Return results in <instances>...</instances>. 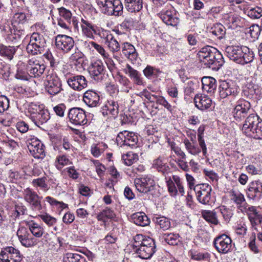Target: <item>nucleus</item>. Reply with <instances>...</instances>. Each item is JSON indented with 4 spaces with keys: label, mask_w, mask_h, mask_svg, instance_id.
<instances>
[{
    "label": "nucleus",
    "mask_w": 262,
    "mask_h": 262,
    "mask_svg": "<svg viewBox=\"0 0 262 262\" xmlns=\"http://www.w3.org/2000/svg\"><path fill=\"white\" fill-rule=\"evenodd\" d=\"M201 62L206 68L217 71L224 63L222 54L215 48L206 46L198 53Z\"/></svg>",
    "instance_id": "obj_1"
},
{
    "label": "nucleus",
    "mask_w": 262,
    "mask_h": 262,
    "mask_svg": "<svg viewBox=\"0 0 262 262\" xmlns=\"http://www.w3.org/2000/svg\"><path fill=\"white\" fill-rule=\"evenodd\" d=\"M225 52L230 60L241 64L252 61L254 57L253 52L246 46H228Z\"/></svg>",
    "instance_id": "obj_2"
},
{
    "label": "nucleus",
    "mask_w": 262,
    "mask_h": 262,
    "mask_svg": "<svg viewBox=\"0 0 262 262\" xmlns=\"http://www.w3.org/2000/svg\"><path fill=\"white\" fill-rule=\"evenodd\" d=\"M242 130L247 136L256 139H262V120L256 114H250L246 118Z\"/></svg>",
    "instance_id": "obj_3"
},
{
    "label": "nucleus",
    "mask_w": 262,
    "mask_h": 262,
    "mask_svg": "<svg viewBox=\"0 0 262 262\" xmlns=\"http://www.w3.org/2000/svg\"><path fill=\"white\" fill-rule=\"evenodd\" d=\"M101 12L108 16H119L123 14V5L120 0H97Z\"/></svg>",
    "instance_id": "obj_4"
},
{
    "label": "nucleus",
    "mask_w": 262,
    "mask_h": 262,
    "mask_svg": "<svg viewBox=\"0 0 262 262\" xmlns=\"http://www.w3.org/2000/svg\"><path fill=\"white\" fill-rule=\"evenodd\" d=\"M46 47V41L43 35L34 32L30 37L26 50L29 54L33 55L41 54L45 52Z\"/></svg>",
    "instance_id": "obj_5"
},
{
    "label": "nucleus",
    "mask_w": 262,
    "mask_h": 262,
    "mask_svg": "<svg viewBox=\"0 0 262 262\" xmlns=\"http://www.w3.org/2000/svg\"><path fill=\"white\" fill-rule=\"evenodd\" d=\"M31 118L37 126L46 123L50 119V114L47 110L42 109L39 105L31 103L29 107Z\"/></svg>",
    "instance_id": "obj_6"
},
{
    "label": "nucleus",
    "mask_w": 262,
    "mask_h": 262,
    "mask_svg": "<svg viewBox=\"0 0 262 262\" xmlns=\"http://www.w3.org/2000/svg\"><path fill=\"white\" fill-rule=\"evenodd\" d=\"M45 85L47 93L52 96L57 95L63 91L59 78L54 74H49L47 76Z\"/></svg>",
    "instance_id": "obj_7"
},
{
    "label": "nucleus",
    "mask_w": 262,
    "mask_h": 262,
    "mask_svg": "<svg viewBox=\"0 0 262 262\" xmlns=\"http://www.w3.org/2000/svg\"><path fill=\"white\" fill-rule=\"evenodd\" d=\"M194 190L198 201L204 205H210L211 192L212 188L208 184H201L195 185Z\"/></svg>",
    "instance_id": "obj_8"
},
{
    "label": "nucleus",
    "mask_w": 262,
    "mask_h": 262,
    "mask_svg": "<svg viewBox=\"0 0 262 262\" xmlns=\"http://www.w3.org/2000/svg\"><path fill=\"white\" fill-rule=\"evenodd\" d=\"M252 111L250 103L243 99H239L232 112L236 121H241L245 118Z\"/></svg>",
    "instance_id": "obj_9"
},
{
    "label": "nucleus",
    "mask_w": 262,
    "mask_h": 262,
    "mask_svg": "<svg viewBox=\"0 0 262 262\" xmlns=\"http://www.w3.org/2000/svg\"><path fill=\"white\" fill-rule=\"evenodd\" d=\"M24 199L29 203L32 210L40 211L42 207L41 204L42 197L39 196L36 192L28 188L24 191Z\"/></svg>",
    "instance_id": "obj_10"
},
{
    "label": "nucleus",
    "mask_w": 262,
    "mask_h": 262,
    "mask_svg": "<svg viewBox=\"0 0 262 262\" xmlns=\"http://www.w3.org/2000/svg\"><path fill=\"white\" fill-rule=\"evenodd\" d=\"M138 141V137L134 133L127 130L120 132L116 138L117 143L120 146L126 145L133 147L137 144Z\"/></svg>",
    "instance_id": "obj_11"
},
{
    "label": "nucleus",
    "mask_w": 262,
    "mask_h": 262,
    "mask_svg": "<svg viewBox=\"0 0 262 262\" xmlns=\"http://www.w3.org/2000/svg\"><path fill=\"white\" fill-rule=\"evenodd\" d=\"M231 238L226 234H223L214 238L213 245L219 253L225 254L231 250Z\"/></svg>",
    "instance_id": "obj_12"
},
{
    "label": "nucleus",
    "mask_w": 262,
    "mask_h": 262,
    "mask_svg": "<svg viewBox=\"0 0 262 262\" xmlns=\"http://www.w3.org/2000/svg\"><path fill=\"white\" fill-rule=\"evenodd\" d=\"M0 259L2 262H20L23 259V255L17 249L9 247L1 251Z\"/></svg>",
    "instance_id": "obj_13"
},
{
    "label": "nucleus",
    "mask_w": 262,
    "mask_h": 262,
    "mask_svg": "<svg viewBox=\"0 0 262 262\" xmlns=\"http://www.w3.org/2000/svg\"><path fill=\"white\" fill-rule=\"evenodd\" d=\"M134 183L137 190L145 194L152 191L155 188L154 180L147 177L136 179Z\"/></svg>",
    "instance_id": "obj_14"
},
{
    "label": "nucleus",
    "mask_w": 262,
    "mask_h": 262,
    "mask_svg": "<svg viewBox=\"0 0 262 262\" xmlns=\"http://www.w3.org/2000/svg\"><path fill=\"white\" fill-rule=\"evenodd\" d=\"M68 117L70 122L75 125H83L88 122L85 111L80 107L71 108Z\"/></svg>",
    "instance_id": "obj_15"
},
{
    "label": "nucleus",
    "mask_w": 262,
    "mask_h": 262,
    "mask_svg": "<svg viewBox=\"0 0 262 262\" xmlns=\"http://www.w3.org/2000/svg\"><path fill=\"white\" fill-rule=\"evenodd\" d=\"M220 97L221 98H225L229 96H235L238 91L237 86L231 81H222L219 87Z\"/></svg>",
    "instance_id": "obj_16"
},
{
    "label": "nucleus",
    "mask_w": 262,
    "mask_h": 262,
    "mask_svg": "<svg viewBox=\"0 0 262 262\" xmlns=\"http://www.w3.org/2000/svg\"><path fill=\"white\" fill-rule=\"evenodd\" d=\"M89 73L92 78L97 81H101L105 75V67L100 60L91 63L89 67Z\"/></svg>",
    "instance_id": "obj_17"
},
{
    "label": "nucleus",
    "mask_w": 262,
    "mask_h": 262,
    "mask_svg": "<svg viewBox=\"0 0 262 262\" xmlns=\"http://www.w3.org/2000/svg\"><path fill=\"white\" fill-rule=\"evenodd\" d=\"M56 46L64 53L69 52L74 46L72 37L66 35H58L56 37Z\"/></svg>",
    "instance_id": "obj_18"
},
{
    "label": "nucleus",
    "mask_w": 262,
    "mask_h": 262,
    "mask_svg": "<svg viewBox=\"0 0 262 262\" xmlns=\"http://www.w3.org/2000/svg\"><path fill=\"white\" fill-rule=\"evenodd\" d=\"M29 229L24 227H20L17 231V235L21 245L30 247L35 245L36 241Z\"/></svg>",
    "instance_id": "obj_19"
},
{
    "label": "nucleus",
    "mask_w": 262,
    "mask_h": 262,
    "mask_svg": "<svg viewBox=\"0 0 262 262\" xmlns=\"http://www.w3.org/2000/svg\"><path fill=\"white\" fill-rule=\"evenodd\" d=\"M46 69L44 64H40L37 60L29 59L26 66V70L28 74L31 77H40Z\"/></svg>",
    "instance_id": "obj_20"
},
{
    "label": "nucleus",
    "mask_w": 262,
    "mask_h": 262,
    "mask_svg": "<svg viewBox=\"0 0 262 262\" xmlns=\"http://www.w3.org/2000/svg\"><path fill=\"white\" fill-rule=\"evenodd\" d=\"M28 147L34 158L43 159L45 157L46 155L45 146L40 141L37 139H32Z\"/></svg>",
    "instance_id": "obj_21"
},
{
    "label": "nucleus",
    "mask_w": 262,
    "mask_h": 262,
    "mask_svg": "<svg viewBox=\"0 0 262 262\" xmlns=\"http://www.w3.org/2000/svg\"><path fill=\"white\" fill-rule=\"evenodd\" d=\"M247 196L255 200L262 199V183L260 181H254L250 183L248 189Z\"/></svg>",
    "instance_id": "obj_22"
},
{
    "label": "nucleus",
    "mask_w": 262,
    "mask_h": 262,
    "mask_svg": "<svg viewBox=\"0 0 262 262\" xmlns=\"http://www.w3.org/2000/svg\"><path fill=\"white\" fill-rule=\"evenodd\" d=\"M67 82L71 88L78 91L84 89L88 85V81L82 75L72 76L68 78Z\"/></svg>",
    "instance_id": "obj_23"
},
{
    "label": "nucleus",
    "mask_w": 262,
    "mask_h": 262,
    "mask_svg": "<svg viewBox=\"0 0 262 262\" xmlns=\"http://www.w3.org/2000/svg\"><path fill=\"white\" fill-rule=\"evenodd\" d=\"M83 100L89 107H96L99 103L100 96L96 91L89 90L84 93Z\"/></svg>",
    "instance_id": "obj_24"
},
{
    "label": "nucleus",
    "mask_w": 262,
    "mask_h": 262,
    "mask_svg": "<svg viewBox=\"0 0 262 262\" xmlns=\"http://www.w3.org/2000/svg\"><path fill=\"white\" fill-rule=\"evenodd\" d=\"M133 248L138 256L143 259L150 258L156 252L152 247L139 246V244H133Z\"/></svg>",
    "instance_id": "obj_25"
},
{
    "label": "nucleus",
    "mask_w": 262,
    "mask_h": 262,
    "mask_svg": "<svg viewBox=\"0 0 262 262\" xmlns=\"http://www.w3.org/2000/svg\"><path fill=\"white\" fill-rule=\"evenodd\" d=\"M119 113V104L114 100H107L106 104L102 107V114L105 116L108 114L115 117Z\"/></svg>",
    "instance_id": "obj_26"
},
{
    "label": "nucleus",
    "mask_w": 262,
    "mask_h": 262,
    "mask_svg": "<svg viewBox=\"0 0 262 262\" xmlns=\"http://www.w3.org/2000/svg\"><path fill=\"white\" fill-rule=\"evenodd\" d=\"M231 200L237 206V208L241 211L247 206V203L244 195L239 191L232 190L230 192Z\"/></svg>",
    "instance_id": "obj_27"
},
{
    "label": "nucleus",
    "mask_w": 262,
    "mask_h": 262,
    "mask_svg": "<svg viewBox=\"0 0 262 262\" xmlns=\"http://www.w3.org/2000/svg\"><path fill=\"white\" fill-rule=\"evenodd\" d=\"M195 106L201 110L209 108L212 104L211 99L207 96H195L194 99Z\"/></svg>",
    "instance_id": "obj_28"
},
{
    "label": "nucleus",
    "mask_w": 262,
    "mask_h": 262,
    "mask_svg": "<svg viewBox=\"0 0 262 262\" xmlns=\"http://www.w3.org/2000/svg\"><path fill=\"white\" fill-rule=\"evenodd\" d=\"M160 18L167 25L176 26L179 23V18L173 16V11L171 10L161 11Z\"/></svg>",
    "instance_id": "obj_29"
},
{
    "label": "nucleus",
    "mask_w": 262,
    "mask_h": 262,
    "mask_svg": "<svg viewBox=\"0 0 262 262\" xmlns=\"http://www.w3.org/2000/svg\"><path fill=\"white\" fill-rule=\"evenodd\" d=\"M126 74H128L134 82L137 85H143V80L141 74L136 70L133 68L129 64H127L126 69L124 70Z\"/></svg>",
    "instance_id": "obj_30"
},
{
    "label": "nucleus",
    "mask_w": 262,
    "mask_h": 262,
    "mask_svg": "<svg viewBox=\"0 0 262 262\" xmlns=\"http://www.w3.org/2000/svg\"><path fill=\"white\" fill-rule=\"evenodd\" d=\"M202 89L208 93L213 92L217 85L216 80L211 77H204L202 79Z\"/></svg>",
    "instance_id": "obj_31"
},
{
    "label": "nucleus",
    "mask_w": 262,
    "mask_h": 262,
    "mask_svg": "<svg viewBox=\"0 0 262 262\" xmlns=\"http://www.w3.org/2000/svg\"><path fill=\"white\" fill-rule=\"evenodd\" d=\"M81 27L83 34L89 38H93V32L96 33L95 26L89 21L81 19Z\"/></svg>",
    "instance_id": "obj_32"
},
{
    "label": "nucleus",
    "mask_w": 262,
    "mask_h": 262,
    "mask_svg": "<svg viewBox=\"0 0 262 262\" xmlns=\"http://www.w3.org/2000/svg\"><path fill=\"white\" fill-rule=\"evenodd\" d=\"M18 47V46H6L0 44V55L7 58L9 60H12Z\"/></svg>",
    "instance_id": "obj_33"
},
{
    "label": "nucleus",
    "mask_w": 262,
    "mask_h": 262,
    "mask_svg": "<svg viewBox=\"0 0 262 262\" xmlns=\"http://www.w3.org/2000/svg\"><path fill=\"white\" fill-rule=\"evenodd\" d=\"M133 222L137 225L146 226L149 224L150 221L147 215L143 212H137L132 215Z\"/></svg>",
    "instance_id": "obj_34"
},
{
    "label": "nucleus",
    "mask_w": 262,
    "mask_h": 262,
    "mask_svg": "<svg viewBox=\"0 0 262 262\" xmlns=\"http://www.w3.org/2000/svg\"><path fill=\"white\" fill-rule=\"evenodd\" d=\"M152 167L159 172L162 173L163 174L167 173L169 169L168 166L164 161V158L161 156L153 161Z\"/></svg>",
    "instance_id": "obj_35"
},
{
    "label": "nucleus",
    "mask_w": 262,
    "mask_h": 262,
    "mask_svg": "<svg viewBox=\"0 0 262 262\" xmlns=\"http://www.w3.org/2000/svg\"><path fill=\"white\" fill-rule=\"evenodd\" d=\"M125 6L129 12L140 11L143 8V0H125Z\"/></svg>",
    "instance_id": "obj_36"
},
{
    "label": "nucleus",
    "mask_w": 262,
    "mask_h": 262,
    "mask_svg": "<svg viewBox=\"0 0 262 262\" xmlns=\"http://www.w3.org/2000/svg\"><path fill=\"white\" fill-rule=\"evenodd\" d=\"M27 225L32 236H34L36 237H40L44 233L43 228L37 223L31 221L28 222Z\"/></svg>",
    "instance_id": "obj_37"
},
{
    "label": "nucleus",
    "mask_w": 262,
    "mask_h": 262,
    "mask_svg": "<svg viewBox=\"0 0 262 262\" xmlns=\"http://www.w3.org/2000/svg\"><path fill=\"white\" fill-rule=\"evenodd\" d=\"M202 215L205 221L211 224L217 225L220 223L215 211L203 210L202 212Z\"/></svg>",
    "instance_id": "obj_38"
},
{
    "label": "nucleus",
    "mask_w": 262,
    "mask_h": 262,
    "mask_svg": "<svg viewBox=\"0 0 262 262\" xmlns=\"http://www.w3.org/2000/svg\"><path fill=\"white\" fill-rule=\"evenodd\" d=\"M122 52L123 54L128 58L136 59L137 56V53L135 47L132 44L128 42L124 43Z\"/></svg>",
    "instance_id": "obj_39"
},
{
    "label": "nucleus",
    "mask_w": 262,
    "mask_h": 262,
    "mask_svg": "<svg viewBox=\"0 0 262 262\" xmlns=\"http://www.w3.org/2000/svg\"><path fill=\"white\" fill-rule=\"evenodd\" d=\"M105 43L112 52H118L120 49V44L112 34L106 36Z\"/></svg>",
    "instance_id": "obj_40"
},
{
    "label": "nucleus",
    "mask_w": 262,
    "mask_h": 262,
    "mask_svg": "<svg viewBox=\"0 0 262 262\" xmlns=\"http://www.w3.org/2000/svg\"><path fill=\"white\" fill-rule=\"evenodd\" d=\"M64 262H86L84 257L77 253H67L63 257Z\"/></svg>",
    "instance_id": "obj_41"
},
{
    "label": "nucleus",
    "mask_w": 262,
    "mask_h": 262,
    "mask_svg": "<svg viewBox=\"0 0 262 262\" xmlns=\"http://www.w3.org/2000/svg\"><path fill=\"white\" fill-rule=\"evenodd\" d=\"M83 46L85 48L91 50L92 48L96 50L104 58H106L107 54L106 53L104 48L100 45L94 41H84Z\"/></svg>",
    "instance_id": "obj_42"
},
{
    "label": "nucleus",
    "mask_w": 262,
    "mask_h": 262,
    "mask_svg": "<svg viewBox=\"0 0 262 262\" xmlns=\"http://www.w3.org/2000/svg\"><path fill=\"white\" fill-rule=\"evenodd\" d=\"M212 33L221 39L225 37L226 34V28L221 24H216L211 28Z\"/></svg>",
    "instance_id": "obj_43"
},
{
    "label": "nucleus",
    "mask_w": 262,
    "mask_h": 262,
    "mask_svg": "<svg viewBox=\"0 0 262 262\" xmlns=\"http://www.w3.org/2000/svg\"><path fill=\"white\" fill-rule=\"evenodd\" d=\"M184 144L187 150L191 155H196L201 152V149L198 147L195 142H190L187 139L184 140Z\"/></svg>",
    "instance_id": "obj_44"
},
{
    "label": "nucleus",
    "mask_w": 262,
    "mask_h": 262,
    "mask_svg": "<svg viewBox=\"0 0 262 262\" xmlns=\"http://www.w3.org/2000/svg\"><path fill=\"white\" fill-rule=\"evenodd\" d=\"M153 221L157 225L164 230L169 229L170 227V222L169 220L164 216H158L153 219Z\"/></svg>",
    "instance_id": "obj_45"
},
{
    "label": "nucleus",
    "mask_w": 262,
    "mask_h": 262,
    "mask_svg": "<svg viewBox=\"0 0 262 262\" xmlns=\"http://www.w3.org/2000/svg\"><path fill=\"white\" fill-rule=\"evenodd\" d=\"M144 76L148 79L152 77H157L162 72L158 69H156L150 66H147L143 70Z\"/></svg>",
    "instance_id": "obj_46"
},
{
    "label": "nucleus",
    "mask_w": 262,
    "mask_h": 262,
    "mask_svg": "<svg viewBox=\"0 0 262 262\" xmlns=\"http://www.w3.org/2000/svg\"><path fill=\"white\" fill-rule=\"evenodd\" d=\"M122 160L123 161L124 164L127 166H130L138 160V155L132 152H128L126 154L122 156Z\"/></svg>",
    "instance_id": "obj_47"
},
{
    "label": "nucleus",
    "mask_w": 262,
    "mask_h": 262,
    "mask_svg": "<svg viewBox=\"0 0 262 262\" xmlns=\"http://www.w3.org/2000/svg\"><path fill=\"white\" fill-rule=\"evenodd\" d=\"M47 178L45 177L34 179L32 181V184L34 187H40L45 191L49 189V187L46 183Z\"/></svg>",
    "instance_id": "obj_48"
},
{
    "label": "nucleus",
    "mask_w": 262,
    "mask_h": 262,
    "mask_svg": "<svg viewBox=\"0 0 262 262\" xmlns=\"http://www.w3.org/2000/svg\"><path fill=\"white\" fill-rule=\"evenodd\" d=\"M165 241L170 245H177L180 242V236L178 234L168 233L164 235Z\"/></svg>",
    "instance_id": "obj_49"
},
{
    "label": "nucleus",
    "mask_w": 262,
    "mask_h": 262,
    "mask_svg": "<svg viewBox=\"0 0 262 262\" xmlns=\"http://www.w3.org/2000/svg\"><path fill=\"white\" fill-rule=\"evenodd\" d=\"M119 83L123 86L122 91L125 93H128L132 89V84L129 80L123 75H119L118 77Z\"/></svg>",
    "instance_id": "obj_50"
},
{
    "label": "nucleus",
    "mask_w": 262,
    "mask_h": 262,
    "mask_svg": "<svg viewBox=\"0 0 262 262\" xmlns=\"http://www.w3.org/2000/svg\"><path fill=\"white\" fill-rule=\"evenodd\" d=\"M209 256L210 254L207 252L201 253L197 251L190 252L191 258L197 261L208 260Z\"/></svg>",
    "instance_id": "obj_51"
},
{
    "label": "nucleus",
    "mask_w": 262,
    "mask_h": 262,
    "mask_svg": "<svg viewBox=\"0 0 262 262\" xmlns=\"http://www.w3.org/2000/svg\"><path fill=\"white\" fill-rule=\"evenodd\" d=\"M247 14L252 18H259L262 16V9L258 7L251 8L247 10Z\"/></svg>",
    "instance_id": "obj_52"
},
{
    "label": "nucleus",
    "mask_w": 262,
    "mask_h": 262,
    "mask_svg": "<svg viewBox=\"0 0 262 262\" xmlns=\"http://www.w3.org/2000/svg\"><path fill=\"white\" fill-rule=\"evenodd\" d=\"M59 15L62 17L68 24L71 23V19L72 17L71 12L65 8L62 7L58 9Z\"/></svg>",
    "instance_id": "obj_53"
},
{
    "label": "nucleus",
    "mask_w": 262,
    "mask_h": 262,
    "mask_svg": "<svg viewBox=\"0 0 262 262\" xmlns=\"http://www.w3.org/2000/svg\"><path fill=\"white\" fill-rule=\"evenodd\" d=\"M45 200L47 202H48L51 205L53 206L59 207L61 209L68 208V205L67 204H65L62 202L58 201L51 196H47L45 198Z\"/></svg>",
    "instance_id": "obj_54"
},
{
    "label": "nucleus",
    "mask_w": 262,
    "mask_h": 262,
    "mask_svg": "<svg viewBox=\"0 0 262 262\" xmlns=\"http://www.w3.org/2000/svg\"><path fill=\"white\" fill-rule=\"evenodd\" d=\"M249 33L251 37L253 38H257L261 30V26L259 27L257 25H252L249 27Z\"/></svg>",
    "instance_id": "obj_55"
},
{
    "label": "nucleus",
    "mask_w": 262,
    "mask_h": 262,
    "mask_svg": "<svg viewBox=\"0 0 262 262\" xmlns=\"http://www.w3.org/2000/svg\"><path fill=\"white\" fill-rule=\"evenodd\" d=\"M40 219L48 226H51L54 225L56 222V219L50 216L47 213L39 215Z\"/></svg>",
    "instance_id": "obj_56"
},
{
    "label": "nucleus",
    "mask_w": 262,
    "mask_h": 262,
    "mask_svg": "<svg viewBox=\"0 0 262 262\" xmlns=\"http://www.w3.org/2000/svg\"><path fill=\"white\" fill-rule=\"evenodd\" d=\"M157 103L162 105L170 112L172 111V107L171 105L168 103L163 96L160 95L158 99L157 100Z\"/></svg>",
    "instance_id": "obj_57"
},
{
    "label": "nucleus",
    "mask_w": 262,
    "mask_h": 262,
    "mask_svg": "<svg viewBox=\"0 0 262 262\" xmlns=\"http://www.w3.org/2000/svg\"><path fill=\"white\" fill-rule=\"evenodd\" d=\"M139 246L152 247L156 249V244L154 239L149 237H144V239H142V243L140 244Z\"/></svg>",
    "instance_id": "obj_58"
},
{
    "label": "nucleus",
    "mask_w": 262,
    "mask_h": 262,
    "mask_svg": "<svg viewBox=\"0 0 262 262\" xmlns=\"http://www.w3.org/2000/svg\"><path fill=\"white\" fill-rule=\"evenodd\" d=\"M167 185L169 192L171 195H176L178 193V189L173 181L169 180L167 181Z\"/></svg>",
    "instance_id": "obj_59"
},
{
    "label": "nucleus",
    "mask_w": 262,
    "mask_h": 262,
    "mask_svg": "<svg viewBox=\"0 0 262 262\" xmlns=\"http://www.w3.org/2000/svg\"><path fill=\"white\" fill-rule=\"evenodd\" d=\"M171 181H173L175 185L177 186L179 192L183 195L184 193V189L182 184L181 179L178 176H173L172 179Z\"/></svg>",
    "instance_id": "obj_60"
},
{
    "label": "nucleus",
    "mask_w": 262,
    "mask_h": 262,
    "mask_svg": "<svg viewBox=\"0 0 262 262\" xmlns=\"http://www.w3.org/2000/svg\"><path fill=\"white\" fill-rule=\"evenodd\" d=\"M202 134H203V133H200V130H199V134L198 135L199 143L200 146L202 148L203 155L204 156H206V154H207V148H206V146L204 140L203 138Z\"/></svg>",
    "instance_id": "obj_61"
},
{
    "label": "nucleus",
    "mask_w": 262,
    "mask_h": 262,
    "mask_svg": "<svg viewBox=\"0 0 262 262\" xmlns=\"http://www.w3.org/2000/svg\"><path fill=\"white\" fill-rule=\"evenodd\" d=\"M66 106L63 104H59L54 107V111L57 115L63 117L64 114Z\"/></svg>",
    "instance_id": "obj_62"
},
{
    "label": "nucleus",
    "mask_w": 262,
    "mask_h": 262,
    "mask_svg": "<svg viewBox=\"0 0 262 262\" xmlns=\"http://www.w3.org/2000/svg\"><path fill=\"white\" fill-rule=\"evenodd\" d=\"M4 145L9 149H13L17 146V143L13 140L7 139L3 140Z\"/></svg>",
    "instance_id": "obj_63"
},
{
    "label": "nucleus",
    "mask_w": 262,
    "mask_h": 262,
    "mask_svg": "<svg viewBox=\"0 0 262 262\" xmlns=\"http://www.w3.org/2000/svg\"><path fill=\"white\" fill-rule=\"evenodd\" d=\"M74 219L75 216L73 213L67 212L63 216L62 221L65 224H70L74 221Z\"/></svg>",
    "instance_id": "obj_64"
}]
</instances>
